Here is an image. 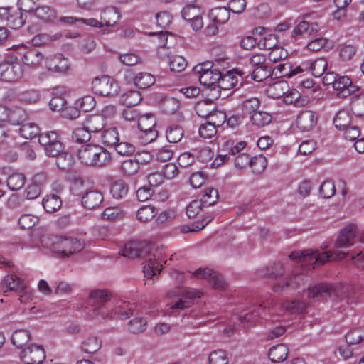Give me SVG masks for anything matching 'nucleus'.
I'll return each instance as SVG.
<instances>
[{"label":"nucleus","instance_id":"a19ab883","mask_svg":"<svg viewBox=\"0 0 364 364\" xmlns=\"http://www.w3.org/2000/svg\"><path fill=\"white\" fill-rule=\"evenodd\" d=\"M272 120L271 114L267 112L259 111L252 114L250 118L252 124L257 128L267 126Z\"/></svg>","mask_w":364,"mask_h":364},{"label":"nucleus","instance_id":"ea45409f","mask_svg":"<svg viewBox=\"0 0 364 364\" xmlns=\"http://www.w3.org/2000/svg\"><path fill=\"white\" fill-rule=\"evenodd\" d=\"M141 99L142 97L139 92L136 90H129L120 97V102L127 107L132 108L137 105Z\"/></svg>","mask_w":364,"mask_h":364},{"label":"nucleus","instance_id":"39448f33","mask_svg":"<svg viewBox=\"0 0 364 364\" xmlns=\"http://www.w3.org/2000/svg\"><path fill=\"white\" fill-rule=\"evenodd\" d=\"M113 299L111 293L106 289H95L90 291L89 296V306L91 316L97 318L106 319L112 313L109 309L113 306Z\"/></svg>","mask_w":364,"mask_h":364},{"label":"nucleus","instance_id":"09e8293b","mask_svg":"<svg viewBox=\"0 0 364 364\" xmlns=\"http://www.w3.org/2000/svg\"><path fill=\"white\" fill-rule=\"evenodd\" d=\"M195 0H184L186 4L181 11V16L186 21H190L200 15V9L192 4Z\"/></svg>","mask_w":364,"mask_h":364},{"label":"nucleus","instance_id":"3c124183","mask_svg":"<svg viewBox=\"0 0 364 364\" xmlns=\"http://www.w3.org/2000/svg\"><path fill=\"white\" fill-rule=\"evenodd\" d=\"M19 133L22 137L31 139L36 136H39V128L35 123L26 122L23 124L20 129Z\"/></svg>","mask_w":364,"mask_h":364},{"label":"nucleus","instance_id":"49530a36","mask_svg":"<svg viewBox=\"0 0 364 364\" xmlns=\"http://www.w3.org/2000/svg\"><path fill=\"white\" fill-rule=\"evenodd\" d=\"M267 165V160L265 156L262 155L255 156L250 158V165L248 167L251 168L253 174H261Z\"/></svg>","mask_w":364,"mask_h":364},{"label":"nucleus","instance_id":"37998d69","mask_svg":"<svg viewBox=\"0 0 364 364\" xmlns=\"http://www.w3.org/2000/svg\"><path fill=\"white\" fill-rule=\"evenodd\" d=\"M119 139V133L115 127L105 129L101 136L102 143L107 146H115Z\"/></svg>","mask_w":364,"mask_h":364},{"label":"nucleus","instance_id":"052dcab7","mask_svg":"<svg viewBox=\"0 0 364 364\" xmlns=\"http://www.w3.org/2000/svg\"><path fill=\"white\" fill-rule=\"evenodd\" d=\"M348 343L356 345L364 339V328H355L350 330L345 336Z\"/></svg>","mask_w":364,"mask_h":364},{"label":"nucleus","instance_id":"680f3d73","mask_svg":"<svg viewBox=\"0 0 364 364\" xmlns=\"http://www.w3.org/2000/svg\"><path fill=\"white\" fill-rule=\"evenodd\" d=\"M218 190L213 187H208L204 191L200 200L205 206H210L218 201Z\"/></svg>","mask_w":364,"mask_h":364},{"label":"nucleus","instance_id":"f257e3e1","mask_svg":"<svg viewBox=\"0 0 364 364\" xmlns=\"http://www.w3.org/2000/svg\"><path fill=\"white\" fill-rule=\"evenodd\" d=\"M306 307L305 302L298 300L287 301L271 306L259 304L254 306L251 311L245 314L242 320L248 323L262 322V320H277L284 311L300 314Z\"/></svg>","mask_w":364,"mask_h":364},{"label":"nucleus","instance_id":"1a4fd4ad","mask_svg":"<svg viewBox=\"0 0 364 364\" xmlns=\"http://www.w3.org/2000/svg\"><path fill=\"white\" fill-rule=\"evenodd\" d=\"M246 146L245 141L235 143L232 140H228L223 143V150L227 151L229 155H236L234 159L235 168L243 170L250 165V156L246 153H240Z\"/></svg>","mask_w":364,"mask_h":364},{"label":"nucleus","instance_id":"e433bc0d","mask_svg":"<svg viewBox=\"0 0 364 364\" xmlns=\"http://www.w3.org/2000/svg\"><path fill=\"white\" fill-rule=\"evenodd\" d=\"M288 355V348L284 344L273 346L269 349V358L274 363L282 362L286 360Z\"/></svg>","mask_w":364,"mask_h":364},{"label":"nucleus","instance_id":"423d86ee","mask_svg":"<svg viewBox=\"0 0 364 364\" xmlns=\"http://www.w3.org/2000/svg\"><path fill=\"white\" fill-rule=\"evenodd\" d=\"M24 74L23 66L16 57H9L0 63V80L6 82H17Z\"/></svg>","mask_w":364,"mask_h":364},{"label":"nucleus","instance_id":"f704fd0d","mask_svg":"<svg viewBox=\"0 0 364 364\" xmlns=\"http://www.w3.org/2000/svg\"><path fill=\"white\" fill-rule=\"evenodd\" d=\"M42 205L47 213H52L60 208L62 200L58 196L50 194L43 198Z\"/></svg>","mask_w":364,"mask_h":364},{"label":"nucleus","instance_id":"c85d7f7f","mask_svg":"<svg viewBox=\"0 0 364 364\" xmlns=\"http://www.w3.org/2000/svg\"><path fill=\"white\" fill-rule=\"evenodd\" d=\"M209 18L215 24H224L230 18V10L225 7H217L209 12Z\"/></svg>","mask_w":364,"mask_h":364},{"label":"nucleus","instance_id":"dca6fc26","mask_svg":"<svg viewBox=\"0 0 364 364\" xmlns=\"http://www.w3.org/2000/svg\"><path fill=\"white\" fill-rule=\"evenodd\" d=\"M46 68L54 73H66L70 69V63L62 54L53 55L46 59Z\"/></svg>","mask_w":364,"mask_h":364},{"label":"nucleus","instance_id":"e2e57ef3","mask_svg":"<svg viewBox=\"0 0 364 364\" xmlns=\"http://www.w3.org/2000/svg\"><path fill=\"white\" fill-rule=\"evenodd\" d=\"M101 347V341L96 337L92 336L87 338L82 343L81 348L87 353H94Z\"/></svg>","mask_w":364,"mask_h":364},{"label":"nucleus","instance_id":"393cba45","mask_svg":"<svg viewBox=\"0 0 364 364\" xmlns=\"http://www.w3.org/2000/svg\"><path fill=\"white\" fill-rule=\"evenodd\" d=\"M308 61V73L315 77L322 76L327 70L328 62L326 58H320L314 60Z\"/></svg>","mask_w":364,"mask_h":364},{"label":"nucleus","instance_id":"2eb2a0df","mask_svg":"<svg viewBox=\"0 0 364 364\" xmlns=\"http://www.w3.org/2000/svg\"><path fill=\"white\" fill-rule=\"evenodd\" d=\"M318 116L311 110L301 111L296 119V126L301 132H309L317 124Z\"/></svg>","mask_w":364,"mask_h":364},{"label":"nucleus","instance_id":"4d7b16f0","mask_svg":"<svg viewBox=\"0 0 364 364\" xmlns=\"http://www.w3.org/2000/svg\"><path fill=\"white\" fill-rule=\"evenodd\" d=\"M41 97L39 91L31 89L26 91H23L18 94L17 98L21 102L27 104H34L38 102Z\"/></svg>","mask_w":364,"mask_h":364},{"label":"nucleus","instance_id":"a18cd8bd","mask_svg":"<svg viewBox=\"0 0 364 364\" xmlns=\"http://www.w3.org/2000/svg\"><path fill=\"white\" fill-rule=\"evenodd\" d=\"M43 58V54L38 50L33 48L25 52L22 60L27 65L36 66L40 64Z\"/></svg>","mask_w":364,"mask_h":364},{"label":"nucleus","instance_id":"bf43d9fd","mask_svg":"<svg viewBox=\"0 0 364 364\" xmlns=\"http://www.w3.org/2000/svg\"><path fill=\"white\" fill-rule=\"evenodd\" d=\"M157 211L155 207L151 205H144L136 213V218L141 222H148L156 215Z\"/></svg>","mask_w":364,"mask_h":364},{"label":"nucleus","instance_id":"4be33fe9","mask_svg":"<svg viewBox=\"0 0 364 364\" xmlns=\"http://www.w3.org/2000/svg\"><path fill=\"white\" fill-rule=\"evenodd\" d=\"M238 83V77L231 72H228L225 75L220 73V80L218 82L217 95H220V91L229 90L232 88L237 87Z\"/></svg>","mask_w":364,"mask_h":364},{"label":"nucleus","instance_id":"6ab92c4d","mask_svg":"<svg viewBox=\"0 0 364 364\" xmlns=\"http://www.w3.org/2000/svg\"><path fill=\"white\" fill-rule=\"evenodd\" d=\"M103 200V195L100 191L90 190L83 193L81 203L85 208L93 210L97 208Z\"/></svg>","mask_w":364,"mask_h":364},{"label":"nucleus","instance_id":"13d9d810","mask_svg":"<svg viewBox=\"0 0 364 364\" xmlns=\"http://www.w3.org/2000/svg\"><path fill=\"white\" fill-rule=\"evenodd\" d=\"M25 23L22 13L19 11L14 10L11 14L9 18L6 20L4 23L12 29L20 28Z\"/></svg>","mask_w":364,"mask_h":364},{"label":"nucleus","instance_id":"a211bd4d","mask_svg":"<svg viewBox=\"0 0 364 364\" xmlns=\"http://www.w3.org/2000/svg\"><path fill=\"white\" fill-rule=\"evenodd\" d=\"M334 90L340 98H346L358 90V87L352 84L351 80L347 76H339L334 84Z\"/></svg>","mask_w":364,"mask_h":364},{"label":"nucleus","instance_id":"cd10ccee","mask_svg":"<svg viewBox=\"0 0 364 364\" xmlns=\"http://www.w3.org/2000/svg\"><path fill=\"white\" fill-rule=\"evenodd\" d=\"M145 250L142 249V245L135 242H129L124 245L122 250V255L124 257L134 259L142 257Z\"/></svg>","mask_w":364,"mask_h":364},{"label":"nucleus","instance_id":"9b49d317","mask_svg":"<svg viewBox=\"0 0 364 364\" xmlns=\"http://www.w3.org/2000/svg\"><path fill=\"white\" fill-rule=\"evenodd\" d=\"M359 241V230L355 224H348L342 228L335 242L337 248H348Z\"/></svg>","mask_w":364,"mask_h":364},{"label":"nucleus","instance_id":"4468645a","mask_svg":"<svg viewBox=\"0 0 364 364\" xmlns=\"http://www.w3.org/2000/svg\"><path fill=\"white\" fill-rule=\"evenodd\" d=\"M192 275L196 278L206 279L215 289L222 290L227 287V283L223 276L209 268H199L193 272Z\"/></svg>","mask_w":364,"mask_h":364},{"label":"nucleus","instance_id":"f8f14e48","mask_svg":"<svg viewBox=\"0 0 364 364\" xmlns=\"http://www.w3.org/2000/svg\"><path fill=\"white\" fill-rule=\"evenodd\" d=\"M92 90L98 95L113 96L117 93L118 85L113 78L104 75L92 80Z\"/></svg>","mask_w":364,"mask_h":364},{"label":"nucleus","instance_id":"2f4dec72","mask_svg":"<svg viewBox=\"0 0 364 364\" xmlns=\"http://www.w3.org/2000/svg\"><path fill=\"white\" fill-rule=\"evenodd\" d=\"M308 99L302 97L296 90L288 91L284 96V102L288 105H294L295 107H301L308 103Z\"/></svg>","mask_w":364,"mask_h":364},{"label":"nucleus","instance_id":"603ef678","mask_svg":"<svg viewBox=\"0 0 364 364\" xmlns=\"http://www.w3.org/2000/svg\"><path fill=\"white\" fill-rule=\"evenodd\" d=\"M61 36L62 35L60 33H55L53 36L47 33H39L33 37L32 43L35 46L49 45L53 41L60 39Z\"/></svg>","mask_w":364,"mask_h":364},{"label":"nucleus","instance_id":"338daca9","mask_svg":"<svg viewBox=\"0 0 364 364\" xmlns=\"http://www.w3.org/2000/svg\"><path fill=\"white\" fill-rule=\"evenodd\" d=\"M38 142L41 146H46L52 145L55 142H60L59 140V135L56 132L50 131L43 132L39 134Z\"/></svg>","mask_w":364,"mask_h":364},{"label":"nucleus","instance_id":"0e129e2a","mask_svg":"<svg viewBox=\"0 0 364 364\" xmlns=\"http://www.w3.org/2000/svg\"><path fill=\"white\" fill-rule=\"evenodd\" d=\"M179 107V102L174 97H165L161 103V109L167 114H174Z\"/></svg>","mask_w":364,"mask_h":364},{"label":"nucleus","instance_id":"9d476101","mask_svg":"<svg viewBox=\"0 0 364 364\" xmlns=\"http://www.w3.org/2000/svg\"><path fill=\"white\" fill-rule=\"evenodd\" d=\"M144 253L146 254L144 256L143 255L146 262L144 267V276L151 279L161 272L163 264H166V261H164L163 253L157 250L153 252L145 250Z\"/></svg>","mask_w":364,"mask_h":364},{"label":"nucleus","instance_id":"5701e85b","mask_svg":"<svg viewBox=\"0 0 364 364\" xmlns=\"http://www.w3.org/2000/svg\"><path fill=\"white\" fill-rule=\"evenodd\" d=\"M82 125L92 134L100 132L104 126V119L102 116L99 114H93L87 116L84 120Z\"/></svg>","mask_w":364,"mask_h":364},{"label":"nucleus","instance_id":"de8ad7c7","mask_svg":"<svg viewBox=\"0 0 364 364\" xmlns=\"http://www.w3.org/2000/svg\"><path fill=\"white\" fill-rule=\"evenodd\" d=\"M128 191V185L123 180H117L112 183L110 193L113 198L121 199L127 195Z\"/></svg>","mask_w":364,"mask_h":364},{"label":"nucleus","instance_id":"6e6552de","mask_svg":"<svg viewBox=\"0 0 364 364\" xmlns=\"http://www.w3.org/2000/svg\"><path fill=\"white\" fill-rule=\"evenodd\" d=\"M156 124V118L151 114L139 117L137 122L138 138L141 144H148L157 138L158 132L155 129Z\"/></svg>","mask_w":364,"mask_h":364},{"label":"nucleus","instance_id":"f3484780","mask_svg":"<svg viewBox=\"0 0 364 364\" xmlns=\"http://www.w3.org/2000/svg\"><path fill=\"white\" fill-rule=\"evenodd\" d=\"M112 305L109 312L112 313L110 316H113L107 317L106 319H126L133 314L132 306L126 301L114 299Z\"/></svg>","mask_w":364,"mask_h":364},{"label":"nucleus","instance_id":"864d4df0","mask_svg":"<svg viewBox=\"0 0 364 364\" xmlns=\"http://www.w3.org/2000/svg\"><path fill=\"white\" fill-rule=\"evenodd\" d=\"M147 321L142 317H136L128 323V331L134 334L141 333L146 329Z\"/></svg>","mask_w":364,"mask_h":364},{"label":"nucleus","instance_id":"774afa93","mask_svg":"<svg viewBox=\"0 0 364 364\" xmlns=\"http://www.w3.org/2000/svg\"><path fill=\"white\" fill-rule=\"evenodd\" d=\"M228 358L226 352L218 349L212 352L209 355V364H228Z\"/></svg>","mask_w":364,"mask_h":364},{"label":"nucleus","instance_id":"0eeeda50","mask_svg":"<svg viewBox=\"0 0 364 364\" xmlns=\"http://www.w3.org/2000/svg\"><path fill=\"white\" fill-rule=\"evenodd\" d=\"M193 70L198 74V77L200 84L210 88L211 91L217 90L221 73L218 70L213 68L211 62L197 65L194 67Z\"/></svg>","mask_w":364,"mask_h":364},{"label":"nucleus","instance_id":"473e14b6","mask_svg":"<svg viewBox=\"0 0 364 364\" xmlns=\"http://www.w3.org/2000/svg\"><path fill=\"white\" fill-rule=\"evenodd\" d=\"M282 62L275 67H272V78L291 77L292 76V64L285 60Z\"/></svg>","mask_w":364,"mask_h":364},{"label":"nucleus","instance_id":"f03ea898","mask_svg":"<svg viewBox=\"0 0 364 364\" xmlns=\"http://www.w3.org/2000/svg\"><path fill=\"white\" fill-rule=\"evenodd\" d=\"M43 247L60 258H68L81 252L85 247L83 240L62 235H44L41 239Z\"/></svg>","mask_w":364,"mask_h":364},{"label":"nucleus","instance_id":"20e7f679","mask_svg":"<svg viewBox=\"0 0 364 364\" xmlns=\"http://www.w3.org/2000/svg\"><path fill=\"white\" fill-rule=\"evenodd\" d=\"M80 161L89 166L102 167L112 161L111 154L101 146L89 144L82 145L77 151Z\"/></svg>","mask_w":364,"mask_h":364},{"label":"nucleus","instance_id":"bb28decb","mask_svg":"<svg viewBox=\"0 0 364 364\" xmlns=\"http://www.w3.org/2000/svg\"><path fill=\"white\" fill-rule=\"evenodd\" d=\"M34 14L44 23L53 22L57 18L55 11L50 6L45 5L37 6L34 10Z\"/></svg>","mask_w":364,"mask_h":364},{"label":"nucleus","instance_id":"aec40b11","mask_svg":"<svg viewBox=\"0 0 364 364\" xmlns=\"http://www.w3.org/2000/svg\"><path fill=\"white\" fill-rule=\"evenodd\" d=\"M320 28L317 23L302 21L298 23L291 32V36L296 38L303 36H312L318 32Z\"/></svg>","mask_w":364,"mask_h":364},{"label":"nucleus","instance_id":"412c9836","mask_svg":"<svg viewBox=\"0 0 364 364\" xmlns=\"http://www.w3.org/2000/svg\"><path fill=\"white\" fill-rule=\"evenodd\" d=\"M4 292L8 291H22L25 288L23 280L15 274L6 275L1 284Z\"/></svg>","mask_w":364,"mask_h":364},{"label":"nucleus","instance_id":"69168bd1","mask_svg":"<svg viewBox=\"0 0 364 364\" xmlns=\"http://www.w3.org/2000/svg\"><path fill=\"white\" fill-rule=\"evenodd\" d=\"M73 162V156L68 153L63 151L56 156L55 164L59 169H70L72 167Z\"/></svg>","mask_w":364,"mask_h":364},{"label":"nucleus","instance_id":"79ce46f5","mask_svg":"<svg viewBox=\"0 0 364 364\" xmlns=\"http://www.w3.org/2000/svg\"><path fill=\"white\" fill-rule=\"evenodd\" d=\"M31 339V333L24 329L15 331L11 338V341L17 348H21Z\"/></svg>","mask_w":364,"mask_h":364},{"label":"nucleus","instance_id":"c756f323","mask_svg":"<svg viewBox=\"0 0 364 364\" xmlns=\"http://www.w3.org/2000/svg\"><path fill=\"white\" fill-rule=\"evenodd\" d=\"M119 18V13L115 7L105 8L101 14L100 19L103 26H113Z\"/></svg>","mask_w":364,"mask_h":364},{"label":"nucleus","instance_id":"7c9ffc66","mask_svg":"<svg viewBox=\"0 0 364 364\" xmlns=\"http://www.w3.org/2000/svg\"><path fill=\"white\" fill-rule=\"evenodd\" d=\"M140 156H135L134 159H127L121 164V171L124 176H131L135 175L139 170Z\"/></svg>","mask_w":364,"mask_h":364},{"label":"nucleus","instance_id":"ddd939ff","mask_svg":"<svg viewBox=\"0 0 364 364\" xmlns=\"http://www.w3.org/2000/svg\"><path fill=\"white\" fill-rule=\"evenodd\" d=\"M20 358L26 364H41L46 358V353L41 346L31 344L21 350Z\"/></svg>","mask_w":364,"mask_h":364},{"label":"nucleus","instance_id":"c03bdc74","mask_svg":"<svg viewBox=\"0 0 364 364\" xmlns=\"http://www.w3.org/2000/svg\"><path fill=\"white\" fill-rule=\"evenodd\" d=\"M272 66L269 64L254 68L251 71V77L257 82H262L268 77L272 78Z\"/></svg>","mask_w":364,"mask_h":364},{"label":"nucleus","instance_id":"72a5a7b5","mask_svg":"<svg viewBox=\"0 0 364 364\" xmlns=\"http://www.w3.org/2000/svg\"><path fill=\"white\" fill-rule=\"evenodd\" d=\"M133 82L138 88L146 89L154 84L155 77L149 73L141 72L136 75Z\"/></svg>","mask_w":364,"mask_h":364},{"label":"nucleus","instance_id":"b1692460","mask_svg":"<svg viewBox=\"0 0 364 364\" xmlns=\"http://www.w3.org/2000/svg\"><path fill=\"white\" fill-rule=\"evenodd\" d=\"M333 294H335V289L331 284L321 283L309 288L308 296L311 299L322 298L331 296Z\"/></svg>","mask_w":364,"mask_h":364},{"label":"nucleus","instance_id":"6e6d98bb","mask_svg":"<svg viewBox=\"0 0 364 364\" xmlns=\"http://www.w3.org/2000/svg\"><path fill=\"white\" fill-rule=\"evenodd\" d=\"M350 106L355 116H364V94L353 96L351 98Z\"/></svg>","mask_w":364,"mask_h":364},{"label":"nucleus","instance_id":"c9c22d12","mask_svg":"<svg viewBox=\"0 0 364 364\" xmlns=\"http://www.w3.org/2000/svg\"><path fill=\"white\" fill-rule=\"evenodd\" d=\"M289 91L287 81L281 80L270 85L267 88L269 95L274 99L280 98Z\"/></svg>","mask_w":364,"mask_h":364},{"label":"nucleus","instance_id":"a878e982","mask_svg":"<svg viewBox=\"0 0 364 364\" xmlns=\"http://www.w3.org/2000/svg\"><path fill=\"white\" fill-rule=\"evenodd\" d=\"M114 149L121 156H129L132 155L136 151L134 136H131L129 139H119L114 146Z\"/></svg>","mask_w":364,"mask_h":364},{"label":"nucleus","instance_id":"4c0bfd02","mask_svg":"<svg viewBox=\"0 0 364 364\" xmlns=\"http://www.w3.org/2000/svg\"><path fill=\"white\" fill-rule=\"evenodd\" d=\"M26 182V176L20 172H14L9 175L6 180V185L11 191L21 189Z\"/></svg>","mask_w":364,"mask_h":364},{"label":"nucleus","instance_id":"58836bf2","mask_svg":"<svg viewBox=\"0 0 364 364\" xmlns=\"http://www.w3.org/2000/svg\"><path fill=\"white\" fill-rule=\"evenodd\" d=\"M184 130L183 127L178 124L170 125L166 131V137L169 143L176 144L183 139Z\"/></svg>","mask_w":364,"mask_h":364},{"label":"nucleus","instance_id":"5fc2aeb1","mask_svg":"<svg viewBox=\"0 0 364 364\" xmlns=\"http://www.w3.org/2000/svg\"><path fill=\"white\" fill-rule=\"evenodd\" d=\"M350 116L349 113L344 109L338 111L334 118L333 124L338 129H344L350 125Z\"/></svg>","mask_w":364,"mask_h":364},{"label":"nucleus","instance_id":"7ed1b4c3","mask_svg":"<svg viewBox=\"0 0 364 364\" xmlns=\"http://www.w3.org/2000/svg\"><path fill=\"white\" fill-rule=\"evenodd\" d=\"M347 254L343 251H336L332 252L312 251L306 250L304 251H294L291 252L289 257L292 260H298L301 266L306 269H314L317 265L323 264L329 259L341 260L346 257Z\"/></svg>","mask_w":364,"mask_h":364},{"label":"nucleus","instance_id":"8fccbe9b","mask_svg":"<svg viewBox=\"0 0 364 364\" xmlns=\"http://www.w3.org/2000/svg\"><path fill=\"white\" fill-rule=\"evenodd\" d=\"M124 213L119 207H108L104 210L101 217L105 220L116 221L123 218Z\"/></svg>","mask_w":364,"mask_h":364}]
</instances>
